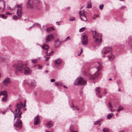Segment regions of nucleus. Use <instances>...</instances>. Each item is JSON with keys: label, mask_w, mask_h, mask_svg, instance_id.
Wrapping results in <instances>:
<instances>
[{"label": "nucleus", "mask_w": 132, "mask_h": 132, "mask_svg": "<svg viewBox=\"0 0 132 132\" xmlns=\"http://www.w3.org/2000/svg\"><path fill=\"white\" fill-rule=\"evenodd\" d=\"M3 94H4V95H3L4 96H6V95H7V92L6 90H4L3 91Z\"/></svg>", "instance_id": "f704fd0d"}, {"label": "nucleus", "mask_w": 132, "mask_h": 132, "mask_svg": "<svg viewBox=\"0 0 132 132\" xmlns=\"http://www.w3.org/2000/svg\"><path fill=\"white\" fill-rule=\"evenodd\" d=\"M75 17H73L70 18L69 19V20L70 21H74L75 20Z\"/></svg>", "instance_id": "c9c22d12"}, {"label": "nucleus", "mask_w": 132, "mask_h": 132, "mask_svg": "<svg viewBox=\"0 0 132 132\" xmlns=\"http://www.w3.org/2000/svg\"><path fill=\"white\" fill-rule=\"evenodd\" d=\"M100 74V73L99 72H96L95 74L93 75L89 73L88 74L89 78L90 80L96 79L98 78Z\"/></svg>", "instance_id": "6e6552de"}, {"label": "nucleus", "mask_w": 132, "mask_h": 132, "mask_svg": "<svg viewBox=\"0 0 132 132\" xmlns=\"http://www.w3.org/2000/svg\"><path fill=\"white\" fill-rule=\"evenodd\" d=\"M114 114L113 113H111L108 114L107 116V119H110L113 116Z\"/></svg>", "instance_id": "393cba45"}, {"label": "nucleus", "mask_w": 132, "mask_h": 132, "mask_svg": "<svg viewBox=\"0 0 132 132\" xmlns=\"http://www.w3.org/2000/svg\"><path fill=\"white\" fill-rule=\"evenodd\" d=\"M50 29L51 30H54V28L53 27H50Z\"/></svg>", "instance_id": "4d7b16f0"}, {"label": "nucleus", "mask_w": 132, "mask_h": 132, "mask_svg": "<svg viewBox=\"0 0 132 132\" xmlns=\"http://www.w3.org/2000/svg\"><path fill=\"white\" fill-rule=\"evenodd\" d=\"M107 93V92L106 91V88H105L104 90V94H105Z\"/></svg>", "instance_id": "3c124183"}, {"label": "nucleus", "mask_w": 132, "mask_h": 132, "mask_svg": "<svg viewBox=\"0 0 132 132\" xmlns=\"http://www.w3.org/2000/svg\"><path fill=\"white\" fill-rule=\"evenodd\" d=\"M98 97L100 98H101L102 97V96L101 95H100L99 96H98Z\"/></svg>", "instance_id": "e2e57ef3"}, {"label": "nucleus", "mask_w": 132, "mask_h": 132, "mask_svg": "<svg viewBox=\"0 0 132 132\" xmlns=\"http://www.w3.org/2000/svg\"><path fill=\"white\" fill-rule=\"evenodd\" d=\"M48 51H49L48 50H47V51L46 52V55L47 56L52 55H53L54 52L52 51H51L49 53H48Z\"/></svg>", "instance_id": "b1692460"}, {"label": "nucleus", "mask_w": 132, "mask_h": 132, "mask_svg": "<svg viewBox=\"0 0 132 132\" xmlns=\"http://www.w3.org/2000/svg\"><path fill=\"white\" fill-rule=\"evenodd\" d=\"M123 108L121 106H119L118 108L117 111L119 112L120 111L123 110Z\"/></svg>", "instance_id": "cd10ccee"}, {"label": "nucleus", "mask_w": 132, "mask_h": 132, "mask_svg": "<svg viewBox=\"0 0 132 132\" xmlns=\"http://www.w3.org/2000/svg\"><path fill=\"white\" fill-rule=\"evenodd\" d=\"M25 66L24 64L21 63H20L17 64L16 67V70L18 71H21L24 68V67Z\"/></svg>", "instance_id": "9b49d317"}, {"label": "nucleus", "mask_w": 132, "mask_h": 132, "mask_svg": "<svg viewBox=\"0 0 132 132\" xmlns=\"http://www.w3.org/2000/svg\"><path fill=\"white\" fill-rule=\"evenodd\" d=\"M37 59H33L31 61L32 63L34 64H35L37 63Z\"/></svg>", "instance_id": "473e14b6"}, {"label": "nucleus", "mask_w": 132, "mask_h": 132, "mask_svg": "<svg viewBox=\"0 0 132 132\" xmlns=\"http://www.w3.org/2000/svg\"><path fill=\"white\" fill-rule=\"evenodd\" d=\"M81 44L84 45H86L88 44L87 37L85 33H83L82 35Z\"/></svg>", "instance_id": "423d86ee"}, {"label": "nucleus", "mask_w": 132, "mask_h": 132, "mask_svg": "<svg viewBox=\"0 0 132 132\" xmlns=\"http://www.w3.org/2000/svg\"><path fill=\"white\" fill-rule=\"evenodd\" d=\"M61 62V60L60 59H56L54 62V64L55 65H59Z\"/></svg>", "instance_id": "5701e85b"}, {"label": "nucleus", "mask_w": 132, "mask_h": 132, "mask_svg": "<svg viewBox=\"0 0 132 132\" xmlns=\"http://www.w3.org/2000/svg\"><path fill=\"white\" fill-rule=\"evenodd\" d=\"M100 121H99L98 120L94 122V124L96 125H97L100 122Z\"/></svg>", "instance_id": "a19ab883"}, {"label": "nucleus", "mask_w": 132, "mask_h": 132, "mask_svg": "<svg viewBox=\"0 0 132 132\" xmlns=\"http://www.w3.org/2000/svg\"><path fill=\"white\" fill-rule=\"evenodd\" d=\"M8 96H4L2 100V101L3 102H5L7 101Z\"/></svg>", "instance_id": "a878e982"}, {"label": "nucleus", "mask_w": 132, "mask_h": 132, "mask_svg": "<svg viewBox=\"0 0 132 132\" xmlns=\"http://www.w3.org/2000/svg\"><path fill=\"white\" fill-rule=\"evenodd\" d=\"M75 107H74V106L73 104V103H72V106H71V108H75Z\"/></svg>", "instance_id": "680f3d73"}, {"label": "nucleus", "mask_w": 132, "mask_h": 132, "mask_svg": "<svg viewBox=\"0 0 132 132\" xmlns=\"http://www.w3.org/2000/svg\"><path fill=\"white\" fill-rule=\"evenodd\" d=\"M46 30L47 32H49L50 31H51L50 27L47 28Z\"/></svg>", "instance_id": "a18cd8bd"}, {"label": "nucleus", "mask_w": 132, "mask_h": 132, "mask_svg": "<svg viewBox=\"0 0 132 132\" xmlns=\"http://www.w3.org/2000/svg\"><path fill=\"white\" fill-rule=\"evenodd\" d=\"M53 36L52 34L49 35L47 36L45 42L48 43L51 41L52 39H53Z\"/></svg>", "instance_id": "ddd939ff"}, {"label": "nucleus", "mask_w": 132, "mask_h": 132, "mask_svg": "<svg viewBox=\"0 0 132 132\" xmlns=\"http://www.w3.org/2000/svg\"><path fill=\"white\" fill-rule=\"evenodd\" d=\"M34 24H35V26H37V27H38L39 28H40V25L39 24L37 23H36Z\"/></svg>", "instance_id": "79ce46f5"}, {"label": "nucleus", "mask_w": 132, "mask_h": 132, "mask_svg": "<svg viewBox=\"0 0 132 132\" xmlns=\"http://www.w3.org/2000/svg\"><path fill=\"white\" fill-rule=\"evenodd\" d=\"M75 108H76L77 110H79V109L78 108H77L76 107H75Z\"/></svg>", "instance_id": "774afa93"}, {"label": "nucleus", "mask_w": 132, "mask_h": 132, "mask_svg": "<svg viewBox=\"0 0 132 132\" xmlns=\"http://www.w3.org/2000/svg\"><path fill=\"white\" fill-rule=\"evenodd\" d=\"M63 87H64V88L66 89H67V87L65 85H64L63 86Z\"/></svg>", "instance_id": "052dcab7"}, {"label": "nucleus", "mask_w": 132, "mask_h": 132, "mask_svg": "<svg viewBox=\"0 0 132 132\" xmlns=\"http://www.w3.org/2000/svg\"><path fill=\"white\" fill-rule=\"evenodd\" d=\"M93 34L95 43L99 45L102 42L101 34V33H97L96 31L95 30L93 31Z\"/></svg>", "instance_id": "f03ea898"}, {"label": "nucleus", "mask_w": 132, "mask_h": 132, "mask_svg": "<svg viewBox=\"0 0 132 132\" xmlns=\"http://www.w3.org/2000/svg\"><path fill=\"white\" fill-rule=\"evenodd\" d=\"M87 82L81 77H78L74 82V84L78 86H82L86 84Z\"/></svg>", "instance_id": "7ed1b4c3"}, {"label": "nucleus", "mask_w": 132, "mask_h": 132, "mask_svg": "<svg viewBox=\"0 0 132 132\" xmlns=\"http://www.w3.org/2000/svg\"><path fill=\"white\" fill-rule=\"evenodd\" d=\"M35 24H34L32 26H31L29 28H28V29H29L30 28H32L34 27L35 26Z\"/></svg>", "instance_id": "09e8293b"}, {"label": "nucleus", "mask_w": 132, "mask_h": 132, "mask_svg": "<svg viewBox=\"0 0 132 132\" xmlns=\"http://www.w3.org/2000/svg\"><path fill=\"white\" fill-rule=\"evenodd\" d=\"M5 14L6 15H11L12 14L11 13L9 12H6V13Z\"/></svg>", "instance_id": "8fccbe9b"}, {"label": "nucleus", "mask_w": 132, "mask_h": 132, "mask_svg": "<svg viewBox=\"0 0 132 132\" xmlns=\"http://www.w3.org/2000/svg\"><path fill=\"white\" fill-rule=\"evenodd\" d=\"M10 78L9 77L6 78L3 81V84L4 85L7 86L11 82Z\"/></svg>", "instance_id": "f8f14e48"}, {"label": "nucleus", "mask_w": 132, "mask_h": 132, "mask_svg": "<svg viewBox=\"0 0 132 132\" xmlns=\"http://www.w3.org/2000/svg\"><path fill=\"white\" fill-rule=\"evenodd\" d=\"M92 7V6L90 5H88L86 7L87 8H90Z\"/></svg>", "instance_id": "49530a36"}, {"label": "nucleus", "mask_w": 132, "mask_h": 132, "mask_svg": "<svg viewBox=\"0 0 132 132\" xmlns=\"http://www.w3.org/2000/svg\"><path fill=\"white\" fill-rule=\"evenodd\" d=\"M108 107L110 109V111L111 112H114V110H113L112 109V108H111V106L110 104V103H108Z\"/></svg>", "instance_id": "c85d7f7f"}, {"label": "nucleus", "mask_w": 132, "mask_h": 132, "mask_svg": "<svg viewBox=\"0 0 132 132\" xmlns=\"http://www.w3.org/2000/svg\"><path fill=\"white\" fill-rule=\"evenodd\" d=\"M25 105V102L24 105H23V103L22 102H20L16 104L15 107L17 109H15L14 112L13 110H11L12 112L14 113V120L16 118H18L19 119L21 117V115L22 113L21 111V109L24 107Z\"/></svg>", "instance_id": "f257e3e1"}, {"label": "nucleus", "mask_w": 132, "mask_h": 132, "mask_svg": "<svg viewBox=\"0 0 132 132\" xmlns=\"http://www.w3.org/2000/svg\"><path fill=\"white\" fill-rule=\"evenodd\" d=\"M36 0H29L26 3L27 8L32 9L35 6Z\"/></svg>", "instance_id": "20e7f679"}, {"label": "nucleus", "mask_w": 132, "mask_h": 132, "mask_svg": "<svg viewBox=\"0 0 132 132\" xmlns=\"http://www.w3.org/2000/svg\"><path fill=\"white\" fill-rule=\"evenodd\" d=\"M59 86H62V84L60 82L59 85Z\"/></svg>", "instance_id": "69168bd1"}, {"label": "nucleus", "mask_w": 132, "mask_h": 132, "mask_svg": "<svg viewBox=\"0 0 132 132\" xmlns=\"http://www.w3.org/2000/svg\"><path fill=\"white\" fill-rule=\"evenodd\" d=\"M14 126L18 129H21L22 128V121L18 119L14 125Z\"/></svg>", "instance_id": "1a4fd4ad"}, {"label": "nucleus", "mask_w": 132, "mask_h": 132, "mask_svg": "<svg viewBox=\"0 0 132 132\" xmlns=\"http://www.w3.org/2000/svg\"><path fill=\"white\" fill-rule=\"evenodd\" d=\"M70 38L69 36H68L67 37L66 39L65 40V41L66 42L68 40H70Z\"/></svg>", "instance_id": "37998d69"}, {"label": "nucleus", "mask_w": 132, "mask_h": 132, "mask_svg": "<svg viewBox=\"0 0 132 132\" xmlns=\"http://www.w3.org/2000/svg\"><path fill=\"white\" fill-rule=\"evenodd\" d=\"M26 64L25 65L26 66ZM24 73L25 75H28L30 74V73L31 70H30L29 68L27 67H26V66L24 67Z\"/></svg>", "instance_id": "4468645a"}, {"label": "nucleus", "mask_w": 132, "mask_h": 132, "mask_svg": "<svg viewBox=\"0 0 132 132\" xmlns=\"http://www.w3.org/2000/svg\"><path fill=\"white\" fill-rule=\"evenodd\" d=\"M56 24H58L59 25L60 24L59 22H56Z\"/></svg>", "instance_id": "0e129e2a"}, {"label": "nucleus", "mask_w": 132, "mask_h": 132, "mask_svg": "<svg viewBox=\"0 0 132 132\" xmlns=\"http://www.w3.org/2000/svg\"><path fill=\"white\" fill-rule=\"evenodd\" d=\"M30 84L31 86H33V87L35 86L36 85V83L35 81L34 80L32 81Z\"/></svg>", "instance_id": "7c9ffc66"}, {"label": "nucleus", "mask_w": 132, "mask_h": 132, "mask_svg": "<svg viewBox=\"0 0 132 132\" xmlns=\"http://www.w3.org/2000/svg\"><path fill=\"white\" fill-rule=\"evenodd\" d=\"M96 67L97 68V71H98L102 68V64L100 62H98L96 63Z\"/></svg>", "instance_id": "f3484780"}, {"label": "nucleus", "mask_w": 132, "mask_h": 132, "mask_svg": "<svg viewBox=\"0 0 132 132\" xmlns=\"http://www.w3.org/2000/svg\"><path fill=\"white\" fill-rule=\"evenodd\" d=\"M85 27H82L80 29L79 31L80 32H82L85 30Z\"/></svg>", "instance_id": "72a5a7b5"}, {"label": "nucleus", "mask_w": 132, "mask_h": 132, "mask_svg": "<svg viewBox=\"0 0 132 132\" xmlns=\"http://www.w3.org/2000/svg\"><path fill=\"white\" fill-rule=\"evenodd\" d=\"M125 43H124V45H126L127 44H129V45L131 46L132 48V39H131L128 42L126 40L125 41Z\"/></svg>", "instance_id": "4be33fe9"}, {"label": "nucleus", "mask_w": 132, "mask_h": 132, "mask_svg": "<svg viewBox=\"0 0 132 132\" xmlns=\"http://www.w3.org/2000/svg\"><path fill=\"white\" fill-rule=\"evenodd\" d=\"M60 44V43H59V44L57 43H55V47L57 48L59 47Z\"/></svg>", "instance_id": "2f4dec72"}, {"label": "nucleus", "mask_w": 132, "mask_h": 132, "mask_svg": "<svg viewBox=\"0 0 132 132\" xmlns=\"http://www.w3.org/2000/svg\"><path fill=\"white\" fill-rule=\"evenodd\" d=\"M104 6V5L103 4H101L99 6V9L101 10H102Z\"/></svg>", "instance_id": "4c0bfd02"}, {"label": "nucleus", "mask_w": 132, "mask_h": 132, "mask_svg": "<svg viewBox=\"0 0 132 132\" xmlns=\"http://www.w3.org/2000/svg\"><path fill=\"white\" fill-rule=\"evenodd\" d=\"M100 88V87H96L95 89V92H96V94L97 96H98L101 93L99 89Z\"/></svg>", "instance_id": "412c9836"}, {"label": "nucleus", "mask_w": 132, "mask_h": 132, "mask_svg": "<svg viewBox=\"0 0 132 132\" xmlns=\"http://www.w3.org/2000/svg\"><path fill=\"white\" fill-rule=\"evenodd\" d=\"M22 6V4H17L16 6L17 8L16 14L18 16L20 17H21L23 14Z\"/></svg>", "instance_id": "39448f33"}, {"label": "nucleus", "mask_w": 132, "mask_h": 132, "mask_svg": "<svg viewBox=\"0 0 132 132\" xmlns=\"http://www.w3.org/2000/svg\"><path fill=\"white\" fill-rule=\"evenodd\" d=\"M13 18L15 20H16L18 18H18L17 16H15L13 17Z\"/></svg>", "instance_id": "58836bf2"}, {"label": "nucleus", "mask_w": 132, "mask_h": 132, "mask_svg": "<svg viewBox=\"0 0 132 132\" xmlns=\"http://www.w3.org/2000/svg\"><path fill=\"white\" fill-rule=\"evenodd\" d=\"M0 16L1 18L4 19H6L7 17V16L4 14H0Z\"/></svg>", "instance_id": "c756f323"}, {"label": "nucleus", "mask_w": 132, "mask_h": 132, "mask_svg": "<svg viewBox=\"0 0 132 132\" xmlns=\"http://www.w3.org/2000/svg\"><path fill=\"white\" fill-rule=\"evenodd\" d=\"M7 7L8 9L10 10H14V9L12 8L9 5H8Z\"/></svg>", "instance_id": "e433bc0d"}, {"label": "nucleus", "mask_w": 132, "mask_h": 132, "mask_svg": "<svg viewBox=\"0 0 132 132\" xmlns=\"http://www.w3.org/2000/svg\"><path fill=\"white\" fill-rule=\"evenodd\" d=\"M109 80L110 81H111L112 80V79L111 78H110L109 79Z\"/></svg>", "instance_id": "338daca9"}, {"label": "nucleus", "mask_w": 132, "mask_h": 132, "mask_svg": "<svg viewBox=\"0 0 132 132\" xmlns=\"http://www.w3.org/2000/svg\"><path fill=\"white\" fill-rule=\"evenodd\" d=\"M54 42L55 43H56L58 42H59V39H58L54 41Z\"/></svg>", "instance_id": "5fc2aeb1"}, {"label": "nucleus", "mask_w": 132, "mask_h": 132, "mask_svg": "<svg viewBox=\"0 0 132 132\" xmlns=\"http://www.w3.org/2000/svg\"><path fill=\"white\" fill-rule=\"evenodd\" d=\"M112 51V48L110 47H104L102 50V56L103 57H104V55L107 54L109 52Z\"/></svg>", "instance_id": "0eeeda50"}, {"label": "nucleus", "mask_w": 132, "mask_h": 132, "mask_svg": "<svg viewBox=\"0 0 132 132\" xmlns=\"http://www.w3.org/2000/svg\"><path fill=\"white\" fill-rule=\"evenodd\" d=\"M103 132H110L109 129L108 128H105L103 129Z\"/></svg>", "instance_id": "bb28decb"}, {"label": "nucleus", "mask_w": 132, "mask_h": 132, "mask_svg": "<svg viewBox=\"0 0 132 132\" xmlns=\"http://www.w3.org/2000/svg\"><path fill=\"white\" fill-rule=\"evenodd\" d=\"M5 5V3L3 0H2L0 1V9L3 8V10H4Z\"/></svg>", "instance_id": "2eb2a0df"}, {"label": "nucleus", "mask_w": 132, "mask_h": 132, "mask_svg": "<svg viewBox=\"0 0 132 132\" xmlns=\"http://www.w3.org/2000/svg\"><path fill=\"white\" fill-rule=\"evenodd\" d=\"M53 126V123L51 121H48L46 125V127L48 128L51 127Z\"/></svg>", "instance_id": "6ab92c4d"}, {"label": "nucleus", "mask_w": 132, "mask_h": 132, "mask_svg": "<svg viewBox=\"0 0 132 132\" xmlns=\"http://www.w3.org/2000/svg\"><path fill=\"white\" fill-rule=\"evenodd\" d=\"M82 52H83L82 49V48H81V51H80V54H81Z\"/></svg>", "instance_id": "13d9d810"}, {"label": "nucleus", "mask_w": 132, "mask_h": 132, "mask_svg": "<svg viewBox=\"0 0 132 132\" xmlns=\"http://www.w3.org/2000/svg\"><path fill=\"white\" fill-rule=\"evenodd\" d=\"M109 60L110 61L113 60L115 56L112 53H111L107 56Z\"/></svg>", "instance_id": "a211bd4d"}, {"label": "nucleus", "mask_w": 132, "mask_h": 132, "mask_svg": "<svg viewBox=\"0 0 132 132\" xmlns=\"http://www.w3.org/2000/svg\"><path fill=\"white\" fill-rule=\"evenodd\" d=\"M45 131L46 132H53L52 131H49L48 130H45Z\"/></svg>", "instance_id": "bf43d9fd"}, {"label": "nucleus", "mask_w": 132, "mask_h": 132, "mask_svg": "<svg viewBox=\"0 0 132 132\" xmlns=\"http://www.w3.org/2000/svg\"><path fill=\"white\" fill-rule=\"evenodd\" d=\"M81 12V11H80L79 12V14H80V17L81 20L85 21H86L87 20L86 18L85 14V11H82Z\"/></svg>", "instance_id": "9d476101"}, {"label": "nucleus", "mask_w": 132, "mask_h": 132, "mask_svg": "<svg viewBox=\"0 0 132 132\" xmlns=\"http://www.w3.org/2000/svg\"><path fill=\"white\" fill-rule=\"evenodd\" d=\"M42 68V65H38V69H41Z\"/></svg>", "instance_id": "de8ad7c7"}, {"label": "nucleus", "mask_w": 132, "mask_h": 132, "mask_svg": "<svg viewBox=\"0 0 132 132\" xmlns=\"http://www.w3.org/2000/svg\"><path fill=\"white\" fill-rule=\"evenodd\" d=\"M39 118L38 115H37L34 118V124L35 125L39 124Z\"/></svg>", "instance_id": "dca6fc26"}, {"label": "nucleus", "mask_w": 132, "mask_h": 132, "mask_svg": "<svg viewBox=\"0 0 132 132\" xmlns=\"http://www.w3.org/2000/svg\"><path fill=\"white\" fill-rule=\"evenodd\" d=\"M60 82H55V85L56 86H59V85Z\"/></svg>", "instance_id": "c03bdc74"}, {"label": "nucleus", "mask_w": 132, "mask_h": 132, "mask_svg": "<svg viewBox=\"0 0 132 132\" xmlns=\"http://www.w3.org/2000/svg\"><path fill=\"white\" fill-rule=\"evenodd\" d=\"M126 8V7L124 6H122L121 7H120V9H123Z\"/></svg>", "instance_id": "864d4df0"}, {"label": "nucleus", "mask_w": 132, "mask_h": 132, "mask_svg": "<svg viewBox=\"0 0 132 132\" xmlns=\"http://www.w3.org/2000/svg\"><path fill=\"white\" fill-rule=\"evenodd\" d=\"M44 57L46 58V59H45V61H47L49 60V59L50 58V57H46L45 56H44Z\"/></svg>", "instance_id": "ea45409f"}, {"label": "nucleus", "mask_w": 132, "mask_h": 132, "mask_svg": "<svg viewBox=\"0 0 132 132\" xmlns=\"http://www.w3.org/2000/svg\"><path fill=\"white\" fill-rule=\"evenodd\" d=\"M41 47L42 49L47 50H48V49L50 48L48 45L45 44H44L43 45L41 46Z\"/></svg>", "instance_id": "aec40b11"}, {"label": "nucleus", "mask_w": 132, "mask_h": 132, "mask_svg": "<svg viewBox=\"0 0 132 132\" xmlns=\"http://www.w3.org/2000/svg\"><path fill=\"white\" fill-rule=\"evenodd\" d=\"M4 94H3V91H1L0 93V96H1L2 95H3Z\"/></svg>", "instance_id": "6e6d98bb"}, {"label": "nucleus", "mask_w": 132, "mask_h": 132, "mask_svg": "<svg viewBox=\"0 0 132 132\" xmlns=\"http://www.w3.org/2000/svg\"><path fill=\"white\" fill-rule=\"evenodd\" d=\"M50 81L51 82H54L55 81V79H51Z\"/></svg>", "instance_id": "603ef678"}]
</instances>
